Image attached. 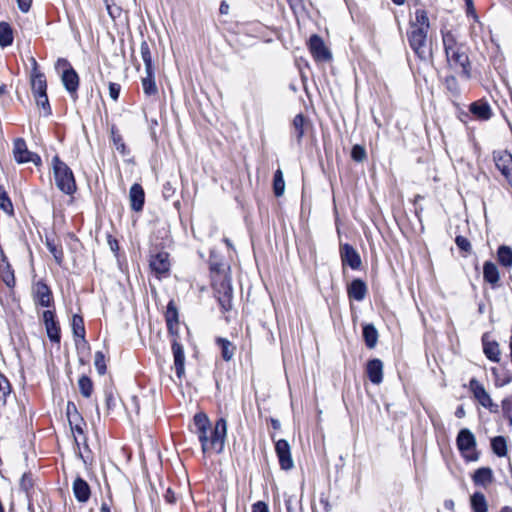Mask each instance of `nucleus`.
Wrapping results in <instances>:
<instances>
[{
  "mask_svg": "<svg viewBox=\"0 0 512 512\" xmlns=\"http://www.w3.org/2000/svg\"><path fill=\"white\" fill-rule=\"evenodd\" d=\"M192 432L198 436L204 454L221 453L227 436V421L224 418H219L212 427L208 416L199 412L193 417Z\"/></svg>",
  "mask_w": 512,
  "mask_h": 512,
  "instance_id": "nucleus-1",
  "label": "nucleus"
},
{
  "mask_svg": "<svg viewBox=\"0 0 512 512\" xmlns=\"http://www.w3.org/2000/svg\"><path fill=\"white\" fill-rule=\"evenodd\" d=\"M443 45L449 66L466 78L470 77V62L465 47L458 43L451 32L443 34Z\"/></svg>",
  "mask_w": 512,
  "mask_h": 512,
  "instance_id": "nucleus-2",
  "label": "nucleus"
},
{
  "mask_svg": "<svg viewBox=\"0 0 512 512\" xmlns=\"http://www.w3.org/2000/svg\"><path fill=\"white\" fill-rule=\"evenodd\" d=\"M53 169L56 186L65 194H73L76 191V183L72 170L57 156L53 158Z\"/></svg>",
  "mask_w": 512,
  "mask_h": 512,
  "instance_id": "nucleus-3",
  "label": "nucleus"
},
{
  "mask_svg": "<svg viewBox=\"0 0 512 512\" xmlns=\"http://www.w3.org/2000/svg\"><path fill=\"white\" fill-rule=\"evenodd\" d=\"M427 35L428 31L420 29H410L408 32V41L411 49L423 61L431 57V51L427 46Z\"/></svg>",
  "mask_w": 512,
  "mask_h": 512,
  "instance_id": "nucleus-4",
  "label": "nucleus"
},
{
  "mask_svg": "<svg viewBox=\"0 0 512 512\" xmlns=\"http://www.w3.org/2000/svg\"><path fill=\"white\" fill-rule=\"evenodd\" d=\"M215 296L224 312L232 309L233 289L231 280L226 276H220L219 280L214 282Z\"/></svg>",
  "mask_w": 512,
  "mask_h": 512,
  "instance_id": "nucleus-5",
  "label": "nucleus"
},
{
  "mask_svg": "<svg viewBox=\"0 0 512 512\" xmlns=\"http://www.w3.org/2000/svg\"><path fill=\"white\" fill-rule=\"evenodd\" d=\"M469 389L472 392L477 402L488 409L491 413H498L499 406L494 403L490 394L486 391L485 387L476 379L472 378L469 381Z\"/></svg>",
  "mask_w": 512,
  "mask_h": 512,
  "instance_id": "nucleus-6",
  "label": "nucleus"
},
{
  "mask_svg": "<svg viewBox=\"0 0 512 512\" xmlns=\"http://www.w3.org/2000/svg\"><path fill=\"white\" fill-rule=\"evenodd\" d=\"M13 155L17 163H29L32 162L38 165L41 162L40 157L29 151L26 142L22 138H17L13 143Z\"/></svg>",
  "mask_w": 512,
  "mask_h": 512,
  "instance_id": "nucleus-7",
  "label": "nucleus"
},
{
  "mask_svg": "<svg viewBox=\"0 0 512 512\" xmlns=\"http://www.w3.org/2000/svg\"><path fill=\"white\" fill-rule=\"evenodd\" d=\"M494 161L497 169L512 186V155L503 150L494 152Z\"/></svg>",
  "mask_w": 512,
  "mask_h": 512,
  "instance_id": "nucleus-8",
  "label": "nucleus"
},
{
  "mask_svg": "<svg viewBox=\"0 0 512 512\" xmlns=\"http://www.w3.org/2000/svg\"><path fill=\"white\" fill-rule=\"evenodd\" d=\"M309 49L316 61H329L332 57L322 38L318 35H312L310 37Z\"/></svg>",
  "mask_w": 512,
  "mask_h": 512,
  "instance_id": "nucleus-9",
  "label": "nucleus"
},
{
  "mask_svg": "<svg viewBox=\"0 0 512 512\" xmlns=\"http://www.w3.org/2000/svg\"><path fill=\"white\" fill-rule=\"evenodd\" d=\"M275 450L279 459L280 467L283 470H290L293 468L294 463L291 457L289 443L284 439H280L275 444Z\"/></svg>",
  "mask_w": 512,
  "mask_h": 512,
  "instance_id": "nucleus-10",
  "label": "nucleus"
},
{
  "mask_svg": "<svg viewBox=\"0 0 512 512\" xmlns=\"http://www.w3.org/2000/svg\"><path fill=\"white\" fill-rule=\"evenodd\" d=\"M43 321L45 324L46 332L48 338L55 343L60 342V326L58 322L55 320V314L51 310H46L43 312Z\"/></svg>",
  "mask_w": 512,
  "mask_h": 512,
  "instance_id": "nucleus-11",
  "label": "nucleus"
},
{
  "mask_svg": "<svg viewBox=\"0 0 512 512\" xmlns=\"http://www.w3.org/2000/svg\"><path fill=\"white\" fill-rule=\"evenodd\" d=\"M34 300L43 307H50L52 304V292L50 288L42 281H38L33 286Z\"/></svg>",
  "mask_w": 512,
  "mask_h": 512,
  "instance_id": "nucleus-12",
  "label": "nucleus"
},
{
  "mask_svg": "<svg viewBox=\"0 0 512 512\" xmlns=\"http://www.w3.org/2000/svg\"><path fill=\"white\" fill-rule=\"evenodd\" d=\"M341 260L344 265L350 266L352 269H359L361 266V258L358 252L349 244H343L340 247Z\"/></svg>",
  "mask_w": 512,
  "mask_h": 512,
  "instance_id": "nucleus-13",
  "label": "nucleus"
},
{
  "mask_svg": "<svg viewBox=\"0 0 512 512\" xmlns=\"http://www.w3.org/2000/svg\"><path fill=\"white\" fill-rule=\"evenodd\" d=\"M469 111L476 119L481 121H487L493 116L490 104L484 99L471 103Z\"/></svg>",
  "mask_w": 512,
  "mask_h": 512,
  "instance_id": "nucleus-14",
  "label": "nucleus"
},
{
  "mask_svg": "<svg viewBox=\"0 0 512 512\" xmlns=\"http://www.w3.org/2000/svg\"><path fill=\"white\" fill-rule=\"evenodd\" d=\"M150 268L158 275L166 274L170 269L169 255L167 252H158L151 256Z\"/></svg>",
  "mask_w": 512,
  "mask_h": 512,
  "instance_id": "nucleus-15",
  "label": "nucleus"
},
{
  "mask_svg": "<svg viewBox=\"0 0 512 512\" xmlns=\"http://www.w3.org/2000/svg\"><path fill=\"white\" fill-rule=\"evenodd\" d=\"M172 352L176 375L179 379H181L185 375V354L183 346L177 341L176 338L172 341Z\"/></svg>",
  "mask_w": 512,
  "mask_h": 512,
  "instance_id": "nucleus-16",
  "label": "nucleus"
},
{
  "mask_svg": "<svg viewBox=\"0 0 512 512\" xmlns=\"http://www.w3.org/2000/svg\"><path fill=\"white\" fill-rule=\"evenodd\" d=\"M457 447L462 453L472 451L476 447V438L474 434L467 428L459 431L457 439Z\"/></svg>",
  "mask_w": 512,
  "mask_h": 512,
  "instance_id": "nucleus-17",
  "label": "nucleus"
},
{
  "mask_svg": "<svg viewBox=\"0 0 512 512\" xmlns=\"http://www.w3.org/2000/svg\"><path fill=\"white\" fill-rule=\"evenodd\" d=\"M62 83L65 89L69 92V94L76 98L77 90L79 87V76L74 69H69L68 71H63L61 75Z\"/></svg>",
  "mask_w": 512,
  "mask_h": 512,
  "instance_id": "nucleus-18",
  "label": "nucleus"
},
{
  "mask_svg": "<svg viewBox=\"0 0 512 512\" xmlns=\"http://www.w3.org/2000/svg\"><path fill=\"white\" fill-rule=\"evenodd\" d=\"M366 373L373 384H380L383 380V362L380 359L368 361Z\"/></svg>",
  "mask_w": 512,
  "mask_h": 512,
  "instance_id": "nucleus-19",
  "label": "nucleus"
},
{
  "mask_svg": "<svg viewBox=\"0 0 512 512\" xmlns=\"http://www.w3.org/2000/svg\"><path fill=\"white\" fill-rule=\"evenodd\" d=\"M73 493L78 502L86 503L91 495L90 486L81 477H77L72 485Z\"/></svg>",
  "mask_w": 512,
  "mask_h": 512,
  "instance_id": "nucleus-20",
  "label": "nucleus"
},
{
  "mask_svg": "<svg viewBox=\"0 0 512 512\" xmlns=\"http://www.w3.org/2000/svg\"><path fill=\"white\" fill-rule=\"evenodd\" d=\"M367 285L361 279H354L347 287V293L350 299L362 301L367 294Z\"/></svg>",
  "mask_w": 512,
  "mask_h": 512,
  "instance_id": "nucleus-21",
  "label": "nucleus"
},
{
  "mask_svg": "<svg viewBox=\"0 0 512 512\" xmlns=\"http://www.w3.org/2000/svg\"><path fill=\"white\" fill-rule=\"evenodd\" d=\"M129 199L132 210L139 212L143 209L145 194L139 184H133L129 191Z\"/></svg>",
  "mask_w": 512,
  "mask_h": 512,
  "instance_id": "nucleus-22",
  "label": "nucleus"
},
{
  "mask_svg": "<svg viewBox=\"0 0 512 512\" xmlns=\"http://www.w3.org/2000/svg\"><path fill=\"white\" fill-rule=\"evenodd\" d=\"M473 481L476 485L486 487L493 481V472L489 467H482L477 469L473 474Z\"/></svg>",
  "mask_w": 512,
  "mask_h": 512,
  "instance_id": "nucleus-23",
  "label": "nucleus"
},
{
  "mask_svg": "<svg viewBox=\"0 0 512 512\" xmlns=\"http://www.w3.org/2000/svg\"><path fill=\"white\" fill-rule=\"evenodd\" d=\"M430 28V22L427 12L423 9H417L415 11V19L410 22V29H420L428 31Z\"/></svg>",
  "mask_w": 512,
  "mask_h": 512,
  "instance_id": "nucleus-24",
  "label": "nucleus"
},
{
  "mask_svg": "<svg viewBox=\"0 0 512 512\" xmlns=\"http://www.w3.org/2000/svg\"><path fill=\"white\" fill-rule=\"evenodd\" d=\"M165 317L169 332L175 334L178 326V311L173 301L168 303Z\"/></svg>",
  "mask_w": 512,
  "mask_h": 512,
  "instance_id": "nucleus-25",
  "label": "nucleus"
},
{
  "mask_svg": "<svg viewBox=\"0 0 512 512\" xmlns=\"http://www.w3.org/2000/svg\"><path fill=\"white\" fill-rule=\"evenodd\" d=\"M31 89L33 95L43 94L47 91V82L42 72L31 74Z\"/></svg>",
  "mask_w": 512,
  "mask_h": 512,
  "instance_id": "nucleus-26",
  "label": "nucleus"
},
{
  "mask_svg": "<svg viewBox=\"0 0 512 512\" xmlns=\"http://www.w3.org/2000/svg\"><path fill=\"white\" fill-rule=\"evenodd\" d=\"M483 351L489 360H491L493 362L500 361L501 352H500L499 344L496 341L483 340Z\"/></svg>",
  "mask_w": 512,
  "mask_h": 512,
  "instance_id": "nucleus-27",
  "label": "nucleus"
},
{
  "mask_svg": "<svg viewBox=\"0 0 512 512\" xmlns=\"http://www.w3.org/2000/svg\"><path fill=\"white\" fill-rule=\"evenodd\" d=\"M483 277L485 281L489 282L492 285L498 283L499 271L497 266L493 262L487 261L484 263Z\"/></svg>",
  "mask_w": 512,
  "mask_h": 512,
  "instance_id": "nucleus-28",
  "label": "nucleus"
},
{
  "mask_svg": "<svg viewBox=\"0 0 512 512\" xmlns=\"http://www.w3.org/2000/svg\"><path fill=\"white\" fill-rule=\"evenodd\" d=\"M363 338L368 348L372 349L378 341V332L373 324H366L363 327Z\"/></svg>",
  "mask_w": 512,
  "mask_h": 512,
  "instance_id": "nucleus-29",
  "label": "nucleus"
},
{
  "mask_svg": "<svg viewBox=\"0 0 512 512\" xmlns=\"http://www.w3.org/2000/svg\"><path fill=\"white\" fill-rule=\"evenodd\" d=\"M306 124L308 125V121L302 114L296 115L293 119V134L296 137L298 143L301 142V139L304 136Z\"/></svg>",
  "mask_w": 512,
  "mask_h": 512,
  "instance_id": "nucleus-30",
  "label": "nucleus"
},
{
  "mask_svg": "<svg viewBox=\"0 0 512 512\" xmlns=\"http://www.w3.org/2000/svg\"><path fill=\"white\" fill-rule=\"evenodd\" d=\"M471 508L474 512H488V505L485 495L481 492H475L470 499Z\"/></svg>",
  "mask_w": 512,
  "mask_h": 512,
  "instance_id": "nucleus-31",
  "label": "nucleus"
},
{
  "mask_svg": "<svg viewBox=\"0 0 512 512\" xmlns=\"http://www.w3.org/2000/svg\"><path fill=\"white\" fill-rule=\"evenodd\" d=\"M491 448L494 454L498 457H505L507 455V441L503 436H496L491 440Z\"/></svg>",
  "mask_w": 512,
  "mask_h": 512,
  "instance_id": "nucleus-32",
  "label": "nucleus"
},
{
  "mask_svg": "<svg viewBox=\"0 0 512 512\" xmlns=\"http://www.w3.org/2000/svg\"><path fill=\"white\" fill-rule=\"evenodd\" d=\"M216 342L221 349L222 358L230 361L234 356L235 346L225 338H217Z\"/></svg>",
  "mask_w": 512,
  "mask_h": 512,
  "instance_id": "nucleus-33",
  "label": "nucleus"
},
{
  "mask_svg": "<svg viewBox=\"0 0 512 512\" xmlns=\"http://www.w3.org/2000/svg\"><path fill=\"white\" fill-rule=\"evenodd\" d=\"M45 244L49 252L53 255L55 262L61 266L64 260V253L62 247L56 244L54 240L48 237H46Z\"/></svg>",
  "mask_w": 512,
  "mask_h": 512,
  "instance_id": "nucleus-34",
  "label": "nucleus"
},
{
  "mask_svg": "<svg viewBox=\"0 0 512 512\" xmlns=\"http://www.w3.org/2000/svg\"><path fill=\"white\" fill-rule=\"evenodd\" d=\"M13 42V32L7 22H0V46L7 47Z\"/></svg>",
  "mask_w": 512,
  "mask_h": 512,
  "instance_id": "nucleus-35",
  "label": "nucleus"
},
{
  "mask_svg": "<svg viewBox=\"0 0 512 512\" xmlns=\"http://www.w3.org/2000/svg\"><path fill=\"white\" fill-rule=\"evenodd\" d=\"M142 87L143 91L146 95H156L158 93V88L154 79V72L146 73V76L142 79Z\"/></svg>",
  "mask_w": 512,
  "mask_h": 512,
  "instance_id": "nucleus-36",
  "label": "nucleus"
},
{
  "mask_svg": "<svg viewBox=\"0 0 512 512\" xmlns=\"http://www.w3.org/2000/svg\"><path fill=\"white\" fill-rule=\"evenodd\" d=\"M498 261L499 263L504 267H511L512 266V249L508 246H500L498 249Z\"/></svg>",
  "mask_w": 512,
  "mask_h": 512,
  "instance_id": "nucleus-37",
  "label": "nucleus"
},
{
  "mask_svg": "<svg viewBox=\"0 0 512 512\" xmlns=\"http://www.w3.org/2000/svg\"><path fill=\"white\" fill-rule=\"evenodd\" d=\"M140 52H141L142 60L145 65L146 73L154 72L150 48H149V45L145 41L142 42L140 45Z\"/></svg>",
  "mask_w": 512,
  "mask_h": 512,
  "instance_id": "nucleus-38",
  "label": "nucleus"
},
{
  "mask_svg": "<svg viewBox=\"0 0 512 512\" xmlns=\"http://www.w3.org/2000/svg\"><path fill=\"white\" fill-rule=\"evenodd\" d=\"M273 191L275 196L280 197L285 191V181L283 178V172L281 169L276 170L273 178Z\"/></svg>",
  "mask_w": 512,
  "mask_h": 512,
  "instance_id": "nucleus-39",
  "label": "nucleus"
},
{
  "mask_svg": "<svg viewBox=\"0 0 512 512\" xmlns=\"http://www.w3.org/2000/svg\"><path fill=\"white\" fill-rule=\"evenodd\" d=\"M72 331L75 337L85 339V327L83 318L80 315H73L72 317Z\"/></svg>",
  "mask_w": 512,
  "mask_h": 512,
  "instance_id": "nucleus-40",
  "label": "nucleus"
},
{
  "mask_svg": "<svg viewBox=\"0 0 512 512\" xmlns=\"http://www.w3.org/2000/svg\"><path fill=\"white\" fill-rule=\"evenodd\" d=\"M69 424L73 432L78 434H83V419L78 413V411H74L73 413L69 412L68 418Z\"/></svg>",
  "mask_w": 512,
  "mask_h": 512,
  "instance_id": "nucleus-41",
  "label": "nucleus"
},
{
  "mask_svg": "<svg viewBox=\"0 0 512 512\" xmlns=\"http://www.w3.org/2000/svg\"><path fill=\"white\" fill-rule=\"evenodd\" d=\"M0 209L9 215L13 214V205L3 185L0 184Z\"/></svg>",
  "mask_w": 512,
  "mask_h": 512,
  "instance_id": "nucleus-42",
  "label": "nucleus"
},
{
  "mask_svg": "<svg viewBox=\"0 0 512 512\" xmlns=\"http://www.w3.org/2000/svg\"><path fill=\"white\" fill-rule=\"evenodd\" d=\"M78 386H79L80 393L84 397L88 398L91 396V394L93 392V384L89 377L82 376L78 381Z\"/></svg>",
  "mask_w": 512,
  "mask_h": 512,
  "instance_id": "nucleus-43",
  "label": "nucleus"
},
{
  "mask_svg": "<svg viewBox=\"0 0 512 512\" xmlns=\"http://www.w3.org/2000/svg\"><path fill=\"white\" fill-rule=\"evenodd\" d=\"M10 392L11 387L9 381L3 374H0V402L5 404Z\"/></svg>",
  "mask_w": 512,
  "mask_h": 512,
  "instance_id": "nucleus-44",
  "label": "nucleus"
},
{
  "mask_svg": "<svg viewBox=\"0 0 512 512\" xmlns=\"http://www.w3.org/2000/svg\"><path fill=\"white\" fill-rule=\"evenodd\" d=\"M111 138H112V141H113V144H114L116 150L119 153H121L122 155H125L126 154V146L123 142L121 135L115 131L114 127H112V129H111Z\"/></svg>",
  "mask_w": 512,
  "mask_h": 512,
  "instance_id": "nucleus-45",
  "label": "nucleus"
},
{
  "mask_svg": "<svg viewBox=\"0 0 512 512\" xmlns=\"http://www.w3.org/2000/svg\"><path fill=\"white\" fill-rule=\"evenodd\" d=\"M503 416L512 425V395L505 397L501 403Z\"/></svg>",
  "mask_w": 512,
  "mask_h": 512,
  "instance_id": "nucleus-46",
  "label": "nucleus"
},
{
  "mask_svg": "<svg viewBox=\"0 0 512 512\" xmlns=\"http://www.w3.org/2000/svg\"><path fill=\"white\" fill-rule=\"evenodd\" d=\"M94 365L97 369V372L100 375H104L106 373V363L105 356L101 351H97L94 356Z\"/></svg>",
  "mask_w": 512,
  "mask_h": 512,
  "instance_id": "nucleus-47",
  "label": "nucleus"
},
{
  "mask_svg": "<svg viewBox=\"0 0 512 512\" xmlns=\"http://www.w3.org/2000/svg\"><path fill=\"white\" fill-rule=\"evenodd\" d=\"M351 157L357 162H362L366 158L365 148L361 145H354L352 147Z\"/></svg>",
  "mask_w": 512,
  "mask_h": 512,
  "instance_id": "nucleus-48",
  "label": "nucleus"
},
{
  "mask_svg": "<svg viewBox=\"0 0 512 512\" xmlns=\"http://www.w3.org/2000/svg\"><path fill=\"white\" fill-rule=\"evenodd\" d=\"M34 98H35L36 104L39 107H42L46 111V114H50V105H49L47 92L43 93V94L35 95Z\"/></svg>",
  "mask_w": 512,
  "mask_h": 512,
  "instance_id": "nucleus-49",
  "label": "nucleus"
},
{
  "mask_svg": "<svg viewBox=\"0 0 512 512\" xmlns=\"http://www.w3.org/2000/svg\"><path fill=\"white\" fill-rule=\"evenodd\" d=\"M33 487V479L32 475L30 473L23 474L21 480H20V488L28 493L30 489Z\"/></svg>",
  "mask_w": 512,
  "mask_h": 512,
  "instance_id": "nucleus-50",
  "label": "nucleus"
},
{
  "mask_svg": "<svg viewBox=\"0 0 512 512\" xmlns=\"http://www.w3.org/2000/svg\"><path fill=\"white\" fill-rule=\"evenodd\" d=\"M455 242H456L457 246L463 251H469L471 249L470 242L468 241L467 238H465L463 236H457L455 239Z\"/></svg>",
  "mask_w": 512,
  "mask_h": 512,
  "instance_id": "nucleus-51",
  "label": "nucleus"
},
{
  "mask_svg": "<svg viewBox=\"0 0 512 512\" xmlns=\"http://www.w3.org/2000/svg\"><path fill=\"white\" fill-rule=\"evenodd\" d=\"M445 84L448 90L453 93H458V83L454 76L446 77Z\"/></svg>",
  "mask_w": 512,
  "mask_h": 512,
  "instance_id": "nucleus-52",
  "label": "nucleus"
},
{
  "mask_svg": "<svg viewBox=\"0 0 512 512\" xmlns=\"http://www.w3.org/2000/svg\"><path fill=\"white\" fill-rule=\"evenodd\" d=\"M120 89H121V87L117 83L109 84V95L114 101L118 100L119 94H120Z\"/></svg>",
  "mask_w": 512,
  "mask_h": 512,
  "instance_id": "nucleus-53",
  "label": "nucleus"
},
{
  "mask_svg": "<svg viewBox=\"0 0 512 512\" xmlns=\"http://www.w3.org/2000/svg\"><path fill=\"white\" fill-rule=\"evenodd\" d=\"M55 68L57 70H62V72L68 71L69 69H73L72 66L70 65V63L68 62V60H66L64 58H59L56 61Z\"/></svg>",
  "mask_w": 512,
  "mask_h": 512,
  "instance_id": "nucleus-54",
  "label": "nucleus"
},
{
  "mask_svg": "<svg viewBox=\"0 0 512 512\" xmlns=\"http://www.w3.org/2000/svg\"><path fill=\"white\" fill-rule=\"evenodd\" d=\"M115 397H114V394L111 390H106L105 391V402H106V406H107V409H111L112 407L115 406Z\"/></svg>",
  "mask_w": 512,
  "mask_h": 512,
  "instance_id": "nucleus-55",
  "label": "nucleus"
},
{
  "mask_svg": "<svg viewBox=\"0 0 512 512\" xmlns=\"http://www.w3.org/2000/svg\"><path fill=\"white\" fill-rule=\"evenodd\" d=\"M252 512H269L268 505L263 501H258L253 504Z\"/></svg>",
  "mask_w": 512,
  "mask_h": 512,
  "instance_id": "nucleus-56",
  "label": "nucleus"
},
{
  "mask_svg": "<svg viewBox=\"0 0 512 512\" xmlns=\"http://www.w3.org/2000/svg\"><path fill=\"white\" fill-rule=\"evenodd\" d=\"M511 381H512V373H506L505 376H503V378L496 379L495 385L497 387H503V386L509 384Z\"/></svg>",
  "mask_w": 512,
  "mask_h": 512,
  "instance_id": "nucleus-57",
  "label": "nucleus"
},
{
  "mask_svg": "<svg viewBox=\"0 0 512 512\" xmlns=\"http://www.w3.org/2000/svg\"><path fill=\"white\" fill-rule=\"evenodd\" d=\"M17 1V4H18V8L26 13L29 11L30 7H31V4H32V0H16Z\"/></svg>",
  "mask_w": 512,
  "mask_h": 512,
  "instance_id": "nucleus-58",
  "label": "nucleus"
},
{
  "mask_svg": "<svg viewBox=\"0 0 512 512\" xmlns=\"http://www.w3.org/2000/svg\"><path fill=\"white\" fill-rule=\"evenodd\" d=\"M164 499L169 504H174L176 502V496L174 491L171 488H168L164 494Z\"/></svg>",
  "mask_w": 512,
  "mask_h": 512,
  "instance_id": "nucleus-59",
  "label": "nucleus"
},
{
  "mask_svg": "<svg viewBox=\"0 0 512 512\" xmlns=\"http://www.w3.org/2000/svg\"><path fill=\"white\" fill-rule=\"evenodd\" d=\"M30 62H31V65H32V74H36L37 72H40L38 70L37 61H36V59L34 57L30 58Z\"/></svg>",
  "mask_w": 512,
  "mask_h": 512,
  "instance_id": "nucleus-60",
  "label": "nucleus"
},
{
  "mask_svg": "<svg viewBox=\"0 0 512 512\" xmlns=\"http://www.w3.org/2000/svg\"><path fill=\"white\" fill-rule=\"evenodd\" d=\"M219 11L221 14H227L229 11V5L226 2H222Z\"/></svg>",
  "mask_w": 512,
  "mask_h": 512,
  "instance_id": "nucleus-61",
  "label": "nucleus"
},
{
  "mask_svg": "<svg viewBox=\"0 0 512 512\" xmlns=\"http://www.w3.org/2000/svg\"><path fill=\"white\" fill-rule=\"evenodd\" d=\"M74 411H77L76 406L72 402H68L67 404V418H69V412L73 413Z\"/></svg>",
  "mask_w": 512,
  "mask_h": 512,
  "instance_id": "nucleus-62",
  "label": "nucleus"
},
{
  "mask_svg": "<svg viewBox=\"0 0 512 512\" xmlns=\"http://www.w3.org/2000/svg\"><path fill=\"white\" fill-rule=\"evenodd\" d=\"M455 415L457 418H462L465 416V410L463 408V406H459L455 412Z\"/></svg>",
  "mask_w": 512,
  "mask_h": 512,
  "instance_id": "nucleus-63",
  "label": "nucleus"
},
{
  "mask_svg": "<svg viewBox=\"0 0 512 512\" xmlns=\"http://www.w3.org/2000/svg\"><path fill=\"white\" fill-rule=\"evenodd\" d=\"M4 281L8 286H12V285H14V276L13 275L7 276V278H5Z\"/></svg>",
  "mask_w": 512,
  "mask_h": 512,
  "instance_id": "nucleus-64",
  "label": "nucleus"
}]
</instances>
